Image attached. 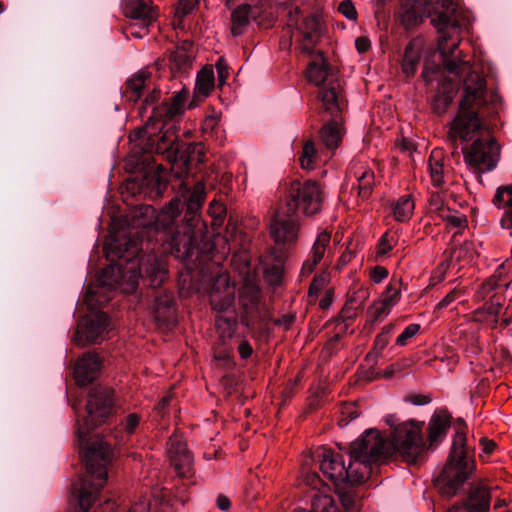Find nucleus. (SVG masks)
<instances>
[{
	"instance_id": "nucleus-28",
	"label": "nucleus",
	"mask_w": 512,
	"mask_h": 512,
	"mask_svg": "<svg viewBox=\"0 0 512 512\" xmlns=\"http://www.w3.org/2000/svg\"><path fill=\"white\" fill-rule=\"evenodd\" d=\"M214 87V72L210 67L202 69L198 75L194 88V97L197 101L206 98Z\"/></svg>"
},
{
	"instance_id": "nucleus-29",
	"label": "nucleus",
	"mask_w": 512,
	"mask_h": 512,
	"mask_svg": "<svg viewBox=\"0 0 512 512\" xmlns=\"http://www.w3.org/2000/svg\"><path fill=\"white\" fill-rule=\"evenodd\" d=\"M392 214L396 221L406 222L413 215L415 204L410 195H403L392 203Z\"/></svg>"
},
{
	"instance_id": "nucleus-9",
	"label": "nucleus",
	"mask_w": 512,
	"mask_h": 512,
	"mask_svg": "<svg viewBox=\"0 0 512 512\" xmlns=\"http://www.w3.org/2000/svg\"><path fill=\"white\" fill-rule=\"evenodd\" d=\"M323 194L317 182L294 181L288 189L286 209L293 214L302 211L305 215H314L321 210Z\"/></svg>"
},
{
	"instance_id": "nucleus-48",
	"label": "nucleus",
	"mask_w": 512,
	"mask_h": 512,
	"mask_svg": "<svg viewBox=\"0 0 512 512\" xmlns=\"http://www.w3.org/2000/svg\"><path fill=\"white\" fill-rule=\"evenodd\" d=\"M511 267L512 264L509 261H506L497 268L492 276L495 277L500 283L503 281H508L510 283L508 271L511 269Z\"/></svg>"
},
{
	"instance_id": "nucleus-61",
	"label": "nucleus",
	"mask_w": 512,
	"mask_h": 512,
	"mask_svg": "<svg viewBox=\"0 0 512 512\" xmlns=\"http://www.w3.org/2000/svg\"><path fill=\"white\" fill-rule=\"evenodd\" d=\"M501 225L503 228L510 229L512 228V207L507 208L505 211L502 219H501Z\"/></svg>"
},
{
	"instance_id": "nucleus-12",
	"label": "nucleus",
	"mask_w": 512,
	"mask_h": 512,
	"mask_svg": "<svg viewBox=\"0 0 512 512\" xmlns=\"http://www.w3.org/2000/svg\"><path fill=\"white\" fill-rule=\"evenodd\" d=\"M315 458L319 463L322 473L335 484L349 483L351 485H358L364 482L363 480H354V478H357V475L353 477L350 461L346 466L342 456L330 448H318L315 451Z\"/></svg>"
},
{
	"instance_id": "nucleus-63",
	"label": "nucleus",
	"mask_w": 512,
	"mask_h": 512,
	"mask_svg": "<svg viewBox=\"0 0 512 512\" xmlns=\"http://www.w3.org/2000/svg\"><path fill=\"white\" fill-rule=\"evenodd\" d=\"M341 502L347 509L353 508L355 503L353 496L349 493H344L341 495Z\"/></svg>"
},
{
	"instance_id": "nucleus-16",
	"label": "nucleus",
	"mask_w": 512,
	"mask_h": 512,
	"mask_svg": "<svg viewBox=\"0 0 512 512\" xmlns=\"http://www.w3.org/2000/svg\"><path fill=\"white\" fill-rule=\"evenodd\" d=\"M306 77L309 82L316 86L327 85L320 89L318 97L325 90H330L335 87L337 91L338 100H341L340 84L333 74L329 71V66L325 62L322 54H318L317 58L309 63L306 69Z\"/></svg>"
},
{
	"instance_id": "nucleus-13",
	"label": "nucleus",
	"mask_w": 512,
	"mask_h": 512,
	"mask_svg": "<svg viewBox=\"0 0 512 512\" xmlns=\"http://www.w3.org/2000/svg\"><path fill=\"white\" fill-rule=\"evenodd\" d=\"M109 325V318L104 312H96L82 318L77 326L73 341L80 347L100 342Z\"/></svg>"
},
{
	"instance_id": "nucleus-36",
	"label": "nucleus",
	"mask_w": 512,
	"mask_h": 512,
	"mask_svg": "<svg viewBox=\"0 0 512 512\" xmlns=\"http://www.w3.org/2000/svg\"><path fill=\"white\" fill-rule=\"evenodd\" d=\"M316 149L312 141H307L302 149L299 158L301 167L306 170H312L315 164Z\"/></svg>"
},
{
	"instance_id": "nucleus-60",
	"label": "nucleus",
	"mask_w": 512,
	"mask_h": 512,
	"mask_svg": "<svg viewBox=\"0 0 512 512\" xmlns=\"http://www.w3.org/2000/svg\"><path fill=\"white\" fill-rule=\"evenodd\" d=\"M355 45L360 53H364L370 48V41L365 37H359L356 39Z\"/></svg>"
},
{
	"instance_id": "nucleus-17",
	"label": "nucleus",
	"mask_w": 512,
	"mask_h": 512,
	"mask_svg": "<svg viewBox=\"0 0 512 512\" xmlns=\"http://www.w3.org/2000/svg\"><path fill=\"white\" fill-rule=\"evenodd\" d=\"M167 454L171 465L180 476L190 472L193 458L183 441L182 435L175 432L167 442Z\"/></svg>"
},
{
	"instance_id": "nucleus-5",
	"label": "nucleus",
	"mask_w": 512,
	"mask_h": 512,
	"mask_svg": "<svg viewBox=\"0 0 512 512\" xmlns=\"http://www.w3.org/2000/svg\"><path fill=\"white\" fill-rule=\"evenodd\" d=\"M474 469L473 450L466 444V435L457 431L447 462L434 485L442 495L451 497L463 485Z\"/></svg>"
},
{
	"instance_id": "nucleus-34",
	"label": "nucleus",
	"mask_w": 512,
	"mask_h": 512,
	"mask_svg": "<svg viewBox=\"0 0 512 512\" xmlns=\"http://www.w3.org/2000/svg\"><path fill=\"white\" fill-rule=\"evenodd\" d=\"M400 291L401 283L398 280H392L386 287L380 301L390 308H393L400 299Z\"/></svg>"
},
{
	"instance_id": "nucleus-7",
	"label": "nucleus",
	"mask_w": 512,
	"mask_h": 512,
	"mask_svg": "<svg viewBox=\"0 0 512 512\" xmlns=\"http://www.w3.org/2000/svg\"><path fill=\"white\" fill-rule=\"evenodd\" d=\"M282 13L287 18L286 27L294 28L291 38L296 37L300 42L301 51L311 55L320 38L319 18L311 15L301 19L299 8L292 5L285 6Z\"/></svg>"
},
{
	"instance_id": "nucleus-4",
	"label": "nucleus",
	"mask_w": 512,
	"mask_h": 512,
	"mask_svg": "<svg viewBox=\"0 0 512 512\" xmlns=\"http://www.w3.org/2000/svg\"><path fill=\"white\" fill-rule=\"evenodd\" d=\"M425 445L422 439L421 426L408 421L396 426L387 441L376 429H368L349 447L350 469L354 480L369 479L378 464L384 462L394 452L408 463H416L423 455Z\"/></svg>"
},
{
	"instance_id": "nucleus-32",
	"label": "nucleus",
	"mask_w": 512,
	"mask_h": 512,
	"mask_svg": "<svg viewBox=\"0 0 512 512\" xmlns=\"http://www.w3.org/2000/svg\"><path fill=\"white\" fill-rule=\"evenodd\" d=\"M355 177L358 181L359 195L362 198L368 197L374 184V173L369 169L361 167L359 171L355 172Z\"/></svg>"
},
{
	"instance_id": "nucleus-11",
	"label": "nucleus",
	"mask_w": 512,
	"mask_h": 512,
	"mask_svg": "<svg viewBox=\"0 0 512 512\" xmlns=\"http://www.w3.org/2000/svg\"><path fill=\"white\" fill-rule=\"evenodd\" d=\"M260 28H268L271 25L266 5L262 0H253L239 5L231 13L230 30L234 37L247 32L252 23Z\"/></svg>"
},
{
	"instance_id": "nucleus-31",
	"label": "nucleus",
	"mask_w": 512,
	"mask_h": 512,
	"mask_svg": "<svg viewBox=\"0 0 512 512\" xmlns=\"http://www.w3.org/2000/svg\"><path fill=\"white\" fill-rule=\"evenodd\" d=\"M440 219L446 222L447 229H455L454 236L467 227L466 216L458 211L443 210Z\"/></svg>"
},
{
	"instance_id": "nucleus-22",
	"label": "nucleus",
	"mask_w": 512,
	"mask_h": 512,
	"mask_svg": "<svg viewBox=\"0 0 512 512\" xmlns=\"http://www.w3.org/2000/svg\"><path fill=\"white\" fill-rule=\"evenodd\" d=\"M450 427V415L444 411L440 410L433 414L429 421V447L433 448L441 442L446 436L447 430Z\"/></svg>"
},
{
	"instance_id": "nucleus-24",
	"label": "nucleus",
	"mask_w": 512,
	"mask_h": 512,
	"mask_svg": "<svg viewBox=\"0 0 512 512\" xmlns=\"http://www.w3.org/2000/svg\"><path fill=\"white\" fill-rule=\"evenodd\" d=\"M331 236L328 232L323 231L318 234L311 252V258L303 263L301 274L304 276L310 275L315 266L322 260L326 248L330 243Z\"/></svg>"
},
{
	"instance_id": "nucleus-20",
	"label": "nucleus",
	"mask_w": 512,
	"mask_h": 512,
	"mask_svg": "<svg viewBox=\"0 0 512 512\" xmlns=\"http://www.w3.org/2000/svg\"><path fill=\"white\" fill-rule=\"evenodd\" d=\"M125 16L140 22L142 29L149 28L157 19L155 7H148L144 0H131L124 6Z\"/></svg>"
},
{
	"instance_id": "nucleus-19",
	"label": "nucleus",
	"mask_w": 512,
	"mask_h": 512,
	"mask_svg": "<svg viewBox=\"0 0 512 512\" xmlns=\"http://www.w3.org/2000/svg\"><path fill=\"white\" fill-rule=\"evenodd\" d=\"M101 365V360L96 354L85 353L75 365L74 376L76 382L82 386L91 383L97 378Z\"/></svg>"
},
{
	"instance_id": "nucleus-50",
	"label": "nucleus",
	"mask_w": 512,
	"mask_h": 512,
	"mask_svg": "<svg viewBox=\"0 0 512 512\" xmlns=\"http://www.w3.org/2000/svg\"><path fill=\"white\" fill-rule=\"evenodd\" d=\"M460 296L461 291L459 289L455 288L451 290L440 302H438L435 309L440 310L446 308Z\"/></svg>"
},
{
	"instance_id": "nucleus-59",
	"label": "nucleus",
	"mask_w": 512,
	"mask_h": 512,
	"mask_svg": "<svg viewBox=\"0 0 512 512\" xmlns=\"http://www.w3.org/2000/svg\"><path fill=\"white\" fill-rule=\"evenodd\" d=\"M306 483L311 486L313 489H318L321 483V479L319 475L315 472L307 473L305 477Z\"/></svg>"
},
{
	"instance_id": "nucleus-41",
	"label": "nucleus",
	"mask_w": 512,
	"mask_h": 512,
	"mask_svg": "<svg viewBox=\"0 0 512 512\" xmlns=\"http://www.w3.org/2000/svg\"><path fill=\"white\" fill-rule=\"evenodd\" d=\"M420 331V325L413 323L408 325L403 332L397 337L396 344L399 346H405L410 339L415 337Z\"/></svg>"
},
{
	"instance_id": "nucleus-52",
	"label": "nucleus",
	"mask_w": 512,
	"mask_h": 512,
	"mask_svg": "<svg viewBox=\"0 0 512 512\" xmlns=\"http://www.w3.org/2000/svg\"><path fill=\"white\" fill-rule=\"evenodd\" d=\"M387 275L388 271L386 268L377 266L372 270L370 277L374 283L378 284L382 282L387 277Z\"/></svg>"
},
{
	"instance_id": "nucleus-64",
	"label": "nucleus",
	"mask_w": 512,
	"mask_h": 512,
	"mask_svg": "<svg viewBox=\"0 0 512 512\" xmlns=\"http://www.w3.org/2000/svg\"><path fill=\"white\" fill-rule=\"evenodd\" d=\"M352 259V252L349 250H346L339 258L338 266L342 267L346 265L350 260Z\"/></svg>"
},
{
	"instance_id": "nucleus-51",
	"label": "nucleus",
	"mask_w": 512,
	"mask_h": 512,
	"mask_svg": "<svg viewBox=\"0 0 512 512\" xmlns=\"http://www.w3.org/2000/svg\"><path fill=\"white\" fill-rule=\"evenodd\" d=\"M139 422L140 418L137 414H129L123 423L124 431L128 434H132L135 431L136 427L139 425Z\"/></svg>"
},
{
	"instance_id": "nucleus-47",
	"label": "nucleus",
	"mask_w": 512,
	"mask_h": 512,
	"mask_svg": "<svg viewBox=\"0 0 512 512\" xmlns=\"http://www.w3.org/2000/svg\"><path fill=\"white\" fill-rule=\"evenodd\" d=\"M480 445H481V453L479 456L482 460L486 461L487 458L489 457V455H491L495 451L496 443L487 438H481Z\"/></svg>"
},
{
	"instance_id": "nucleus-2",
	"label": "nucleus",
	"mask_w": 512,
	"mask_h": 512,
	"mask_svg": "<svg viewBox=\"0 0 512 512\" xmlns=\"http://www.w3.org/2000/svg\"><path fill=\"white\" fill-rule=\"evenodd\" d=\"M415 5L422 8L439 33L438 49L443 58L444 71L455 76L467 73L463 81V95L459 109L449 124L448 140L457 147V141L466 143L482 138L490 132L481 120L479 110L487 103L486 81L482 75L471 71V64L455 55L458 44L448 43L450 32H456L459 23L456 17L455 0H414Z\"/></svg>"
},
{
	"instance_id": "nucleus-10",
	"label": "nucleus",
	"mask_w": 512,
	"mask_h": 512,
	"mask_svg": "<svg viewBox=\"0 0 512 512\" xmlns=\"http://www.w3.org/2000/svg\"><path fill=\"white\" fill-rule=\"evenodd\" d=\"M464 161L479 173L494 170L500 159V147L491 133L476 138L472 144L463 149Z\"/></svg>"
},
{
	"instance_id": "nucleus-33",
	"label": "nucleus",
	"mask_w": 512,
	"mask_h": 512,
	"mask_svg": "<svg viewBox=\"0 0 512 512\" xmlns=\"http://www.w3.org/2000/svg\"><path fill=\"white\" fill-rule=\"evenodd\" d=\"M311 512H337L333 497L325 493H316L312 499Z\"/></svg>"
},
{
	"instance_id": "nucleus-38",
	"label": "nucleus",
	"mask_w": 512,
	"mask_h": 512,
	"mask_svg": "<svg viewBox=\"0 0 512 512\" xmlns=\"http://www.w3.org/2000/svg\"><path fill=\"white\" fill-rule=\"evenodd\" d=\"M214 359L217 364L224 369H230L234 365L232 350L225 347H217L215 349Z\"/></svg>"
},
{
	"instance_id": "nucleus-14",
	"label": "nucleus",
	"mask_w": 512,
	"mask_h": 512,
	"mask_svg": "<svg viewBox=\"0 0 512 512\" xmlns=\"http://www.w3.org/2000/svg\"><path fill=\"white\" fill-rule=\"evenodd\" d=\"M270 235L276 243H290L296 240L298 233L297 214L281 208L274 214L269 225Z\"/></svg>"
},
{
	"instance_id": "nucleus-8",
	"label": "nucleus",
	"mask_w": 512,
	"mask_h": 512,
	"mask_svg": "<svg viewBox=\"0 0 512 512\" xmlns=\"http://www.w3.org/2000/svg\"><path fill=\"white\" fill-rule=\"evenodd\" d=\"M322 110L331 116V120L323 125L320 130V139L325 148L334 151L338 148L344 135V128L341 118V100H338L335 87L325 90L320 95Z\"/></svg>"
},
{
	"instance_id": "nucleus-56",
	"label": "nucleus",
	"mask_w": 512,
	"mask_h": 512,
	"mask_svg": "<svg viewBox=\"0 0 512 512\" xmlns=\"http://www.w3.org/2000/svg\"><path fill=\"white\" fill-rule=\"evenodd\" d=\"M127 31L133 37L142 38L148 32V28L146 30L142 29V25L137 21V23L131 24Z\"/></svg>"
},
{
	"instance_id": "nucleus-1",
	"label": "nucleus",
	"mask_w": 512,
	"mask_h": 512,
	"mask_svg": "<svg viewBox=\"0 0 512 512\" xmlns=\"http://www.w3.org/2000/svg\"><path fill=\"white\" fill-rule=\"evenodd\" d=\"M179 193L185 197L184 222L174 228L175 220L180 213V199L171 200L169 205L156 214L150 205L140 207L132 217V226L143 228L144 231L135 232L129 237L119 239L114 237L110 244L111 249L119 262L103 269L99 276V285L96 289H89L84 295V302L93 310L111 299V296H102V293L119 290L130 294L136 291L140 277H147L153 287L160 286L167 277L166 264L155 254H147L136 259L143 250L144 234L156 240L163 241V252H170L175 258L185 260L189 258L203 234L204 224L200 219L199 210L205 200V187L197 183L191 191L189 186L182 182Z\"/></svg>"
},
{
	"instance_id": "nucleus-45",
	"label": "nucleus",
	"mask_w": 512,
	"mask_h": 512,
	"mask_svg": "<svg viewBox=\"0 0 512 512\" xmlns=\"http://www.w3.org/2000/svg\"><path fill=\"white\" fill-rule=\"evenodd\" d=\"M197 5V0H179L176 8V14L179 17H184L185 15L191 13Z\"/></svg>"
},
{
	"instance_id": "nucleus-57",
	"label": "nucleus",
	"mask_w": 512,
	"mask_h": 512,
	"mask_svg": "<svg viewBox=\"0 0 512 512\" xmlns=\"http://www.w3.org/2000/svg\"><path fill=\"white\" fill-rule=\"evenodd\" d=\"M216 68H217L218 78H219L220 83H224L226 78L228 77L227 65L225 64V62L222 59H220L216 63Z\"/></svg>"
},
{
	"instance_id": "nucleus-49",
	"label": "nucleus",
	"mask_w": 512,
	"mask_h": 512,
	"mask_svg": "<svg viewBox=\"0 0 512 512\" xmlns=\"http://www.w3.org/2000/svg\"><path fill=\"white\" fill-rule=\"evenodd\" d=\"M208 212L215 220L221 221L225 213V208L222 203L214 200L209 204Z\"/></svg>"
},
{
	"instance_id": "nucleus-55",
	"label": "nucleus",
	"mask_w": 512,
	"mask_h": 512,
	"mask_svg": "<svg viewBox=\"0 0 512 512\" xmlns=\"http://www.w3.org/2000/svg\"><path fill=\"white\" fill-rule=\"evenodd\" d=\"M238 353L241 356L242 359H248L252 353L253 348L250 345V343L246 340H242L238 345Z\"/></svg>"
},
{
	"instance_id": "nucleus-40",
	"label": "nucleus",
	"mask_w": 512,
	"mask_h": 512,
	"mask_svg": "<svg viewBox=\"0 0 512 512\" xmlns=\"http://www.w3.org/2000/svg\"><path fill=\"white\" fill-rule=\"evenodd\" d=\"M397 239L398 238L395 234L385 233L379 241L378 248H377V254L378 255L388 254L392 250V248L395 246V244L397 243Z\"/></svg>"
},
{
	"instance_id": "nucleus-35",
	"label": "nucleus",
	"mask_w": 512,
	"mask_h": 512,
	"mask_svg": "<svg viewBox=\"0 0 512 512\" xmlns=\"http://www.w3.org/2000/svg\"><path fill=\"white\" fill-rule=\"evenodd\" d=\"M160 98V91L155 87L149 92V94L145 97L143 104L139 108V114L142 118L146 117L148 120L149 114L153 111L154 107H160V105H156V102ZM151 125L147 124V127Z\"/></svg>"
},
{
	"instance_id": "nucleus-18",
	"label": "nucleus",
	"mask_w": 512,
	"mask_h": 512,
	"mask_svg": "<svg viewBox=\"0 0 512 512\" xmlns=\"http://www.w3.org/2000/svg\"><path fill=\"white\" fill-rule=\"evenodd\" d=\"M490 507V493L483 483L471 486L468 502L462 505H454L447 512H488Z\"/></svg>"
},
{
	"instance_id": "nucleus-54",
	"label": "nucleus",
	"mask_w": 512,
	"mask_h": 512,
	"mask_svg": "<svg viewBox=\"0 0 512 512\" xmlns=\"http://www.w3.org/2000/svg\"><path fill=\"white\" fill-rule=\"evenodd\" d=\"M325 283H326L325 276L322 275V276L316 277L309 287V294L317 295L318 292L324 287Z\"/></svg>"
},
{
	"instance_id": "nucleus-44",
	"label": "nucleus",
	"mask_w": 512,
	"mask_h": 512,
	"mask_svg": "<svg viewBox=\"0 0 512 512\" xmlns=\"http://www.w3.org/2000/svg\"><path fill=\"white\" fill-rule=\"evenodd\" d=\"M392 308L382 303L380 300L374 302L371 307V318L373 322L380 320L381 318L387 316Z\"/></svg>"
},
{
	"instance_id": "nucleus-26",
	"label": "nucleus",
	"mask_w": 512,
	"mask_h": 512,
	"mask_svg": "<svg viewBox=\"0 0 512 512\" xmlns=\"http://www.w3.org/2000/svg\"><path fill=\"white\" fill-rule=\"evenodd\" d=\"M428 172L432 185L436 188H443L445 184V169L440 151L435 150L431 153L428 160Z\"/></svg>"
},
{
	"instance_id": "nucleus-37",
	"label": "nucleus",
	"mask_w": 512,
	"mask_h": 512,
	"mask_svg": "<svg viewBox=\"0 0 512 512\" xmlns=\"http://www.w3.org/2000/svg\"><path fill=\"white\" fill-rule=\"evenodd\" d=\"M493 202L498 207H512V185L499 187L494 196Z\"/></svg>"
},
{
	"instance_id": "nucleus-43",
	"label": "nucleus",
	"mask_w": 512,
	"mask_h": 512,
	"mask_svg": "<svg viewBox=\"0 0 512 512\" xmlns=\"http://www.w3.org/2000/svg\"><path fill=\"white\" fill-rule=\"evenodd\" d=\"M430 212L436 214L439 218L442 216L443 210H450L444 205L442 196L439 193L431 195L429 200Z\"/></svg>"
},
{
	"instance_id": "nucleus-3",
	"label": "nucleus",
	"mask_w": 512,
	"mask_h": 512,
	"mask_svg": "<svg viewBox=\"0 0 512 512\" xmlns=\"http://www.w3.org/2000/svg\"><path fill=\"white\" fill-rule=\"evenodd\" d=\"M112 405L110 389H91L86 405L88 416L77 423V436L87 472L78 494V503L83 511L91 507L106 484L107 467L113 457L110 445L101 436L94 435L89 438L87 436L90 430L97 427L110 414Z\"/></svg>"
},
{
	"instance_id": "nucleus-25",
	"label": "nucleus",
	"mask_w": 512,
	"mask_h": 512,
	"mask_svg": "<svg viewBox=\"0 0 512 512\" xmlns=\"http://www.w3.org/2000/svg\"><path fill=\"white\" fill-rule=\"evenodd\" d=\"M422 51V39L415 38L408 43L402 60V70L407 76H412L415 73L421 59Z\"/></svg>"
},
{
	"instance_id": "nucleus-58",
	"label": "nucleus",
	"mask_w": 512,
	"mask_h": 512,
	"mask_svg": "<svg viewBox=\"0 0 512 512\" xmlns=\"http://www.w3.org/2000/svg\"><path fill=\"white\" fill-rule=\"evenodd\" d=\"M390 338L386 337L385 335L378 334L375 343H374V350L379 353L381 352L389 343Z\"/></svg>"
},
{
	"instance_id": "nucleus-62",
	"label": "nucleus",
	"mask_w": 512,
	"mask_h": 512,
	"mask_svg": "<svg viewBox=\"0 0 512 512\" xmlns=\"http://www.w3.org/2000/svg\"><path fill=\"white\" fill-rule=\"evenodd\" d=\"M217 507L220 509V510H223V511H228L231 507V501L228 497L224 496V495H219L217 497Z\"/></svg>"
},
{
	"instance_id": "nucleus-6",
	"label": "nucleus",
	"mask_w": 512,
	"mask_h": 512,
	"mask_svg": "<svg viewBox=\"0 0 512 512\" xmlns=\"http://www.w3.org/2000/svg\"><path fill=\"white\" fill-rule=\"evenodd\" d=\"M235 288L230 284L229 275L219 272L209 289V297L212 309L221 313L216 317L215 327L219 337L225 344L236 329V317L233 308Z\"/></svg>"
},
{
	"instance_id": "nucleus-27",
	"label": "nucleus",
	"mask_w": 512,
	"mask_h": 512,
	"mask_svg": "<svg viewBox=\"0 0 512 512\" xmlns=\"http://www.w3.org/2000/svg\"><path fill=\"white\" fill-rule=\"evenodd\" d=\"M161 136L156 146V151L159 153L170 152L175 153L178 151V135L176 134V126L174 124L168 126L164 131V127L167 126V121H162Z\"/></svg>"
},
{
	"instance_id": "nucleus-42",
	"label": "nucleus",
	"mask_w": 512,
	"mask_h": 512,
	"mask_svg": "<svg viewBox=\"0 0 512 512\" xmlns=\"http://www.w3.org/2000/svg\"><path fill=\"white\" fill-rule=\"evenodd\" d=\"M509 287L508 281L500 283L495 277L491 276L485 283L482 284L481 294L485 298L496 288L507 289Z\"/></svg>"
},
{
	"instance_id": "nucleus-46",
	"label": "nucleus",
	"mask_w": 512,
	"mask_h": 512,
	"mask_svg": "<svg viewBox=\"0 0 512 512\" xmlns=\"http://www.w3.org/2000/svg\"><path fill=\"white\" fill-rule=\"evenodd\" d=\"M339 11L348 19V20H356L357 11L350 0H344L339 5Z\"/></svg>"
},
{
	"instance_id": "nucleus-30",
	"label": "nucleus",
	"mask_w": 512,
	"mask_h": 512,
	"mask_svg": "<svg viewBox=\"0 0 512 512\" xmlns=\"http://www.w3.org/2000/svg\"><path fill=\"white\" fill-rule=\"evenodd\" d=\"M455 93L456 87L454 83L451 80L444 81L434 98L433 105L435 111L438 113L445 112L446 108L452 103Z\"/></svg>"
},
{
	"instance_id": "nucleus-39",
	"label": "nucleus",
	"mask_w": 512,
	"mask_h": 512,
	"mask_svg": "<svg viewBox=\"0 0 512 512\" xmlns=\"http://www.w3.org/2000/svg\"><path fill=\"white\" fill-rule=\"evenodd\" d=\"M193 57L192 52L184 51L183 48H176L170 55V60L175 64L177 69L185 68Z\"/></svg>"
},
{
	"instance_id": "nucleus-21",
	"label": "nucleus",
	"mask_w": 512,
	"mask_h": 512,
	"mask_svg": "<svg viewBox=\"0 0 512 512\" xmlns=\"http://www.w3.org/2000/svg\"><path fill=\"white\" fill-rule=\"evenodd\" d=\"M152 86L151 74L148 71L140 70L125 83L123 97L131 102H136L142 95L144 89H150Z\"/></svg>"
},
{
	"instance_id": "nucleus-15",
	"label": "nucleus",
	"mask_w": 512,
	"mask_h": 512,
	"mask_svg": "<svg viewBox=\"0 0 512 512\" xmlns=\"http://www.w3.org/2000/svg\"><path fill=\"white\" fill-rule=\"evenodd\" d=\"M189 91L186 88L176 92L169 101H163L160 107H154L148 116V125H154L156 122L169 121L182 114L185 110Z\"/></svg>"
},
{
	"instance_id": "nucleus-53",
	"label": "nucleus",
	"mask_w": 512,
	"mask_h": 512,
	"mask_svg": "<svg viewBox=\"0 0 512 512\" xmlns=\"http://www.w3.org/2000/svg\"><path fill=\"white\" fill-rule=\"evenodd\" d=\"M266 275L273 284L277 285L281 282L282 270L279 266H273L272 268L267 269Z\"/></svg>"
},
{
	"instance_id": "nucleus-23",
	"label": "nucleus",
	"mask_w": 512,
	"mask_h": 512,
	"mask_svg": "<svg viewBox=\"0 0 512 512\" xmlns=\"http://www.w3.org/2000/svg\"><path fill=\"white\" fill-rule=\"evenodd\" d=\"M152 309L155 319L159 322H168L174 315L173 296L166 291L153 292Z\"/></svg>"
}]
</instances>
